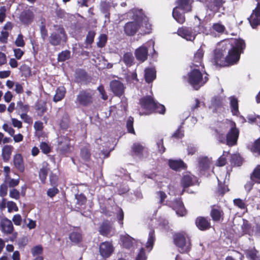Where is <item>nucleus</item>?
<instances>
[{
    "mask_svg": "<svg viewBox=\"0 0 260 260\" xmlns=\"http://www.w3.org/2000/svg\"><path fill=\"white\" fill-rule=\"evenodd\" d=\"M203 55V50L202 49L200 48L195 53L194 56L193 64L195 66L198 67L199 65L201 64V62L202 60Z\"/></svg>",
    "mask_w": 260,
    "mask_h": 260,
    "instance_id": "nucleus-31",
    "label": "nucleus"
},
{
    "mask_svg": "<svg viewBox=\"0 0 260 260\" xmlns=\"http://www.w3.org/2000/svg\"><path fill=\"white\" fill-rule=\"evenodd\" d=\"M252 151L260 154V138L254 142Z\"/></svg>",
    "mask_w": 260,
    "mask_h": 260,
    "instance_id": "nucleus-56",
    "label": "nucleus"
},
{
    "mask_svg": "<svg viewBox=\"0 0 260 260\" xmlns=\"http://www.w3.org/2000/svg\"><path fill=\"white\" fill-rule=\"evenodd\" d=\"M14 148L11 145H6L2 149V157L5 161H8L10 158Z\"/></svg>",
    "mask_w": 260,
    "mask_h": 260,
    "instance_id": "nucleus-24",
    "label": "nucleus"
},
{
    "mask_svg": "<svg viewBox=\"0 0 260 260\" xmlns=\"http://www.w3.org/2000/svg\"><path fill=\"white\" fill-rule=\"evenodd\" d=\"M242 158L237 154H234L231 157V162L235 165L240 166L242 164Z\"/></svg>",
    "mask_w": 260,
    "mask_h": 260,
    "instance_id": "nucleus-48",
    "label": "nucleus"
},
{
    "mask_svg": "<svg viewBox=\"0 0 260 260\" xmlns=\"http://www.w3.org/2000/svg\"><path fill=\"white\" fill-rule=\"evenodd\" d=\"M112 228L111 225L104 223L100 226L99 232L103 236H110L112 235Z\"/></svg>",
    "mask_w": 260,
    "mask_h": 260,
    "instance_id": "nucleus-30",
    "label": "nucleus"
},
{
    "mask_svg": "<svg viewBox=\"0 0 260 260\" xmlns=\"http://www.w3.org/2000/svg\"><path fill=\"white\" fill-rule=\"evenodd\" d=\"M136 260H146V256L145 254L144 249L141 248L138 253Z\"/></svg>",
    "mask_w": 260,
    "mask_h": 260,
    "instance_id": "nucleus-64",
    "label": "nucleus"
},
{
    "mask_svg": "<svg viewBox=\"0 0 260 260\" xmlns=\"http://www.w3.org/2000/svg\"><path fill=\"white\" fill-rule=\"evenodd\" d=\"M0 228L2 233L7 235L12 234L14 231L12 221L7 218H3L1 220Z\"/></svg>",
    "mask_w": 260,
    "mask_h": 260,
    "instance_id": "nucleus-12",
    "label": "nucleus"
},
{
    "mask_svg": "<svg viewBox=\"0 0 260 260\" xmlns=\"http://www.w3.org/2000/svg\"><path fill=\"white\" fill-rule=\"evenodd\" d=\"M99 249L101 255L105 258L110 256L114 250L112 244L109 242L102 243Z\"/></svg>",
    "mask_w": 260,
    "mask_h": 260,
    "instance_id": "nucleus-15",
    "label": "nucleus"
},
{
    "mask_svg": "<svg viewBox=\"0 0 260 260\" xmlns=\"http://www.w3.org/2000/svg\"><path fill=\"white\" fill-rule=\"evenodd\" d=\"M12 123L15 127L21 128L22 127V122L16 118H11Z\"/></svg>",
    "mask_w": 260,
    "mask_h": 260,
    "instance_id": "nucleus-61",
    "label": "nucleus"
},
{
    "mask_svg": "<svg viewBox=\"0 0 260 260\" xmlns=\"http://www.w3.org/2000/svg\"><path fill=\"white\" fill-rule=\"evenodd\" d=\"M67 39V35L64 29L62 27L58 26L56 31L50 35L49 42L52 45L57 46L62 43H65Z\"/></svg>",
    "mask_w": 260,
    "mask_h": 260,
    "instance_id": "nucleus-6",
    "label": "nucleus"
},
{
    "mask_svg": "<svg viewBox=\"0 0 260 260\" xmlns=\"http://www.w3.org/2000/svg\"><path fill=\"white\" fill-rule=\"evenodd\" d=\"M223 128L218 129L216 130L217 133V138L218 140L222 143H226L229 146H233L236 144L238 138L239 137V131L235 127V124L231 123L232 127L226 135V139H225L223 134L224 132V129L225 127V124H222Z\"/></svg>",
    "mask_w": 260,
    "mask_h": 260,
    "instance_id": "nucleus-3",
    "label": "nucleus"
},
{
    "mask_svg": "<svg viewBox=\"0 0 260 260\" xmlns=\"http://www.w3.org/2000/svg\"><path fill=\"white\" fill-rule=\"evenodd\" d=\"M40 147L42 152L45 154L48 153L50 151L49 145L45 142H42Z\"/></svg>",
    "mask_w": 260,
    "mask_h": 260,
    "instance_id": "nucleus-57",
    "label": "nucleus"
},
{
    "mask_svg": "<svg viewBox=\"0 0 260 260\" xmlns=\"http://www.w3.org/2000/svg\"><path fill=\"white\" fill-rule=\"evenodd\" d=\"M134 58L132 53L127 52L124 54L122 60L128 66L132 65Z\"/></svg>",
    "mask_w": 260,
    "mask_h": 260,
    "instance_id": "nucleus-38",
    "label": "nucleus"
},
{
    "mask_svg": "<svg viewBox=\"0 0 260 260\" xmlns=\"http://www.w3.org/2000/svg\"><path fill=\"white\" fill-rule=\"evenodd\" d=\"M223 212L221 207L213 206L212 207L210 215L214 221H219L223 216Z\"/></svg>",
    "mask_w": 260,
    "mask_h": 260,
    "instance_id": "nucleus-19",
    "label": "nucleus"
},
{
    "mask_svg": "<svg viewBox=\"0 0 260 260\" xmlns=\"http://www.w3.org/2000/svg\"><path fill=\"white\" fill-rule=\"evenodd\" d=\"M212 27L215 31L219 33L223 32L225 29L224 26L220 23L213 24Z\"/></svg>",
    "mask_w": 260,
    "mask_h": 260,
    "instance_id": "nucleus-49",
    "label": "nucleus"
},
{
    "mask_svg": "<svg viewBox=\"0 0 260 260\" xmlns=\"http://www.w3.org/2000/svg\"><path fill=\"white\" fill-rule=\"evenodd\" d=\"M174 241L181 252H186L190 248L189 238L183 233H177L174 236Z\"/></svg>",
    "mask_w": 260,
    "mask_h": 260,
    "instance_id": "nucleus-5",
    "label": "nucleus"
},
{
    "mask_svg": "<svg viewBox=\"0 0 260 260\" xmlns=\"http://www.w3.org/2000/svg\"><path fill=\"white\" fill-rule=\"evenodd\" d=\"M12 220L14 224L16 225H20L22 222V218L20 214H16L14 215Z\"/></svg>",
    "mask_w": 260,
    "mask_h": 260,
    "instance_id": "nucleus-60",
    "label": "nucleus"
},
{
    "mask_svg": "<svg viewBox=\"0 0 260 260\" xmlns=\"http://www.w3.org/2000/svg\"><path fill=\"white\" fill-rule=\"evenodd\" d=\"M34 18V13L30 10L23 11L19 17L20 21L24 24L30 23L33 21Z\"/></svg>",
    "mask_w": 260,
    "mask_h": 260,
    "instance_id": "nucleus-16",
    "label": "nucleus"
},
{
    "mask_svg": "<svg viewBox=\"0 0 260 260\" xmlns=\"http://www.w3.org/2000/svg\"><path fill=\"white\" fill-rule=\"evenodd\" d=\"M107 41V36L105 34H102L99 36V41L97 42V46L102 48L105 46Z\"/></svg>",
    "mask_w": 260,
    "mask_h": 260,
    "instance_id": "nucleus-43",
    "label": "nucleus"
},
{
    "mask_svg": "<svg viewBox=\"0 0 260 260\" xmlns=\"http://www.w3.org/2000/svg\"><path fill=\"white\" fill-rule=\"evenodd\" d=\"M210 164V160L206 157H200L199 159V167L201 170H205L208 169Z\"/></svg>",
    "mask_w": 260,
    "mask_h": 260,
    "instance_id": "nucleus-28",
    "label": "nucleus"
},
{
    "mask_svg": "<svg viewBox=\"0 0 260 260\" xmlns=\"http://www.w3.org/2000/svg\"><path fill=\"white\" fill-rule=\"evenodd\" d=\"M169 166L171 168L176 171L184 169L185 167L184 163L181 160H170L169 161Z\"/></svg>",
    "mask_w": 260,
    "mask_h": 260,
    "instance_id": "nucleus-27",
    "label": "nucleus"
},
{
    "mask_svg": "<svg viewBox=\"0 0 260 260\" xmlns=\"http://www.w3.org/2000/svg\"><path fill=\"white\" fill-rule=\"evenodd\" d=\"M133 21L126 23L124 26L125 34L128 36L135 35L139 29L145 33H149L151 29L148 18L141 10H133L129 13Z\"/></svg>",
    "mask_w": 260,
    "mask_h": 260,
    "instance_id": "nucleus-2",
    "label": "nucleus"
},
{
    "mask_svg": "<svg viewBox=\"0 0 260 260\" xmlns=\"http://www.w3.org/2000/svg\"><path fill=\"white\" fill-rule=\"evenodd\" d=\"M177 3L181 9L187 12L191 11L190 0H178Z\"/></svg>",
    "mask_w": 260,
    "mask_h": 260,
    "instance_id": "nucleus-36",
    "label": "nucleus"
},
{
    "mask_svg": "<svg viewBox=\"0 0 260 260\" xmlns=\"http://www.w3.org/2000/svg\"><path fill=\"white\" fill-rule=\"evenodd\" d=\"M70 239L72 242L78 243L81 241L82 237L80 233L73 232L70 235Z\"/></svg>",
    "mask_w": 260,
    "mask_h": 260,
    "instance_id": "nucleus-42",
    "label": "nucleus"
},
{
    "mask_svg": "<svg viewBox=\"0 0 260 260\" xmlns=\"http://www.w3.org/2000/svg\"><path fill=\"white\" fill-rule=\"evenodd\" d=\"M220 46L221 48L215 49L213 59L216 64L224 67L238 61L240 54L245 48V44L241 39H234L222 43Z\"/></svg>",
    "mask_w": 260,
    "mask_h": 260,
    "instance_id": "nucleus-1",
    "label": "nucleus"
},
{
    "mask_svg": "<svg viewBox=\"0 0 260 260\" xmlns=\"http://www.w3.org/2000/svg\"><path fill=\"white\" fill-rule=\"evenodd\" d=\"M71 52L68 50H64L59 53L58 55V60L59 61H64L70 58Z\"/></svg>",
    "mask_w": 260,
    "mask_h": 260,
    "instance_id": "nucleus-41",
    "label": "nucleus"
},
{
    "mask_svg": "<svg viewBox=\"0 0 260 260\" xmlns=\"http://www.w3.org/2000/svg\"><path fill=\"white\" fill-rule=\"evenodd\" d=\"M202 31L203 30L200 29L197 31L191 28L182 27L178 29L177 34L187 41H192L194 40L197 34Z\"/></svg>",
    "mask_w": 260,
    "mask_h": 260,
    "instance_id": "nucleus-9",
    "label": "nucleus"
},
{
    "mask_svg": "<svg viewBox=\"0 0 260 260\" xmlns=\"http://www.w3.org/2000/svg\"><path fill=\"white\" fill-rule=\"evenodd\" d=\"M7 207L8 208V211L9 213L13 211H18V208L16 204L13 201H8L7 203Z\"/></svg>",
    "mask_w": 260,
    "mask_h": 260,
    "instance_id": "nucleus-45",
    "label": "nucleus"
},
{
    "mask_svg": "<svg viewBox=\"0 0 260 260\" xmlns=\"http://www.w3.org/2000/svg\"><path fill=\"white\" fill-rule=\"evenodd\" d=\"M13 163L14 166L18 171L21 172L24 171L23 158L21 154L17 153L14 155Z\"/></svg>",
    "mask_w": 260,
    "mask_h": 260,
    "instance_id": "nucleus-18",
    "label": "nucleus"
},
{
    "mask_svg": "<svg viewBox=\"0 0 260 260\" xmlns=\"http://www.w3.org/2000/svg\"><path fill=\"white\" fill-rule=\"evenodd\" d=\"M134 118L132 117H128L126 121V127L129 133L135 134V131L133 127Z\"/></svg>",
    "mask_w": 260,
    "mask_h": 260,
    "instance_id": "nucleus-46",
    "label": "nucleus"
},
{
    "mask_svg": "<svg viewBox=\"0 0 260 260\" xmlns=\"http://www.w3.org/2000/svg\"><path fill=\"white\" fill-rule=\"evenodd\" d=\"M66 92V89L64 87H59L56 90V93L54 96L53 101L55 102L61 101L64 98Z\"/></svg>",
    "mask_w": 260,
    "mask_h": 260,
    "instance_id": "nucleus-29",
    "label": "nucleus"
},
{
    "mask_svg": "<svg viewBox=\"0 0 260 260\" xmlns=\"http://www.w3.org/2000/svg\"><path fill=\"white\" fill-rule=\"evenodd\" d=\"M208 75H204L198 69H194L188 74V82L196 90L203 86L208 80Z\"/></svg>",
    "mask_w": 260,
    "mask_h": 260,
    "instance_id": "nucleus-4",
    "label": "nucleus"
},
{
    "mask_svg": "<svg viewBox=\"0 0 260 260\" xmlns=\"http://www.w3.org/2000/svg\"><path fill=\"white\" fill-rule=\"evenodd\" d=\"M172 15L178 22L183 23L185 21L184 16L179 11L178 8L174 9Z\"/></svg>",
    "mask_w": 260,
    "mask_h": 260,
    "instance_id": "nucleus-33",
    "label": "nucleus"
},
{
    "mask_svg": "<svg viewBox=\"0 0 260 260\" xmlns=\"http://www.w3.org/2000/svg\"><path fill=\"white\" fill-rule=\"evenodd\" d=\"M49 171L48 164L44 161L42 163V168L39 171V178L41 182L44 183L45 182L46 177Z\"/></svg>",
    "mask_w": 260,
    "mask_h": 260,
    "instance_id": "nucleus-23",
    "label": "nucleus"
},
{
    "mask_svg": "<svg viewBox=\"0 0 260 260\" xmlns=\"http://www.w3.org/2000/svg\"><path fill=\"white\" fill-rule=\"evenodd\" d=\"M3 129L9 133L10 135L13 136L15 134V130L11 127L9 126L7 124H4L3 125Z\"/></svg>",
    "mask_w": 260,
    "mask_h": 260,
    "instance_id": "nucleus-62",
    "label": "nucleus"
},
{
    "mask_svg": "<svg viewBox=\"0 0 260 260\" xmlns=\"http://www.w3.org/2000/svg\"><path fill=\"white\" fill-rule=\"evenodd\" d=\"M141 108L145 110V112L141 113V115L149 114L154 111L155 106H156V102L154 101L153 98L151 96H146L142 98L140 101Z\"/></svg>",
    "mask_w": 260,
    "mask_h": 260,
    "instance_id": "nucleus-8",
    "label": "nucleus"
},
{
    "mask_svg": "<svg viewBox=\"0 0 260 260\" xmlns=\"http://www.w3.org/2000/svg\"><path fill=\"white\" fill-rule=\"evenodd\" d=\"M9 196L12 199L18 200L20 198V192L16 189H12L10 191Z\"/></svg>",
    "mask_w": 260,
    "mask_h": 260,
    "instance_id": "nucleus-53",
    "label": "nucleus"
},
{
    "mask_svg": "<svg viewBox=\"0 0 260 260\" xmlns=\"http://www.w3.org/2000/svg\"><path fill=\"white\" fill-rule=\"evenodd\" d=\"M7 186L5 184H2L0 186V196L2 197L6 196L7 194Z\"/></svg>",
    "mask_w": 260,
    "mask_h": 260,
    "instance_id": "nucleus-63",
    "label": "nucleus"
},
{
    "mask_svg": "<svg viewBox=\"0 0 260 260\" xmlns=\"http://www.w3.org/2000/svg\"><path fill=\"white\" fill-rule=\"evenodd\" d=\"M58 150L61 154H66L70 151V140L66 137H60L58 139Z\"/></svg>",
    "mask_w": 260,
    "mask_h": 260,
    "instance_id": "nucleus-11",
    "label": "nucleus"
},
{
    "mask_svg": "<svg viewBox=\"0 0 260 260\" xmlns=\"http://www.w3.org/2000/svg\"><path fill=\"white\" fill-rule=\"evenodd\" d=\"M93 92L86 90L81 91L76 98V103L81 105L87 106L92 103Z\"/></svg>",
    "mask_w": 260,
    "mask_h": 260,
    "instance_id": "nucleus-7",
    "label": "nucleus"
},
{
    "mask_svg": "<svg viewBox=\"0 0 260 260\" xmlns=\"http://www.w3.org/2000/svg\"><path fill=\"white\" fill-rule=\"evenodd\" d=\"M16 110L18 114L27 113L29 110V106L27 104H24L21 101L17 103Z\"/></svg>",
    "mask_w": 260,
    "mask_h": 260,
    "instance_id": "nucleus-26",
    "label": "nucleus"
},
{
    "mask_svg": "<svg viewBox=\"0 0 260 260\" xmlns=\"http://www.w3.org/2000/svg\"><path fill=\"white\" fill-rule=\"evenodd\" d=\"M196 224L200 230L202 231L206 230L210 227L209 220L203 217H199L196 219Z\"/></svg>",
    "mask_w": 260,
    "mask_h": 260,
    "instance_id": "nucleus-21",
    "label": "nucleus"
},
{
    "mask_svg": "<svg viewBox=\"0 0 260 260\" xmlns=\"http://www.w3.org/2000/svg\"><path fill=\"white\" fill-rule=\"evenodd\" d=\"M76 199L77 200V203L80 205L84 204L86 201V198L83 194L76 195Z\"/></svg>",
    "mask_w": 260,
    "mask_h": 260,
    "instance_id": "nucleus-59",
    "label": "nucleus"
},
{
    "mask_svg": "<svg viewBox=\"0 0 260 260\" xmlns=\"http://www.w3.org/2000/svg\"><path fill=\"white\" fill-rule=\"evenodd\" d=\"M43 248L41 246H36L31 249V253L34 256L38 255L42 252Z\"/></svg>",
    "mask_w": 260,
    "mask_h": 260,
    "instance_id": "nucleus-58",
    "label": "nucleus"
},
{
    "mask_svg": "<svg viewBox=\"0 0 260 260\" xmlns=\"http://www.w3.org/2000/svg\"><path fill=\"white\" fill-rule=\"evenodd\" d=\"M81 156L85 160H88L90 158V154L89 150L86 148H83L81 151Z\"/></svg>",
    "mask_w": 260,
    "mask_h": 260,
    "instance_id": "nucleus-50",
    "label": "nucleus"
},
{
    "mask_svg": "<svg viewBox=\"0 0 260 260\" xmlns=\"http://www.w3.org/2000/svg\"><path fill=\"white\" fill-rule=\"evenodd\" d=\"M110 88L114 94L117 96H121L124 91L125 87L120 81L114 80L110 82Z\"/></svg>",
    "mask_w": 260,
    "mask_h": 260,
    "instance_id": "nucleus-13",
    "label": "nucleus"
},
{
    "mask_svg": "<svg viewBox=\"0 0 260 260\" xmlns=\"http://www.w3.org/2000/svg\"><path fill=\"white\" fill-rule=\"evenodd\" d=\"M120 240L122 243L123 246L126 248H130L134 246V244L136 242L135 239L130 237L127 234L121 236Z\"/></svg>",
    "mask_w": 260,
    "mask_h": 260,
    "instance_id": "nucleus-22",
    "label": "nucleus"
},
{
    "mask_svg": "<svg viewBox=\"0 0 260 260\" xmlns=\"http://www.w3.org/2000/svg\"><path fill=\"white\" fill-rule=\"evenodd\" d=\"M248 19L251 27L253 28L260 24V2H258L257 7Z\"/></svg>",
    "mask_w": 260,
    "mask_h": 260,
    "instance_id": "nucleus-14",
    "label": "nucleus"
},
{
    "mask_svg": "<svg viewBox=\"0 0 260 260\" xmlns=\"http://www.w3.org/2000/svg\"><path fill=\"white\" fill-rule=\"evenodd\" d=\"M245 253L250 260H260V257L256 255L257 251L254 248L246 250Z\"/></svg>",
    "mask_w": 260,
    "mask_h": 260,
    "instance_id": "nucleus-39",
    "label": "nucleus"
},
{
    "mask_svg": "<svg viewBox=\"0 0 260 260\" xmlns=\"http://www.w3.org/2000/svg\"><path fill=\"white\" fill-rule=\"evenodd\" d=\"M182 185L184 187H188L192 184V177L189 175H185L181 181Z\"/></svg>",
    "mask_w": 260,
    "mask_h": 260,
    "instance_id": "nucleus-40",
    "label": "nucleus"
},
{
    "mask_svg": "<svg viewBox=\"0 0 260 260\" xmlns=\"http://www.w3.org/2000/svg\"><path fill=\"white\" fill-rule=\"evenodd\" d=\"M20 69L25 76H29L31 75V70L29 67L26 65H23Z\"/></svg>",
    "mask_w": 260,
    "mask_h": 260,
    "instance_id": "nucleus-54",
    "label": "nucleus"
},
{
    "mask_svg": "<svg viewBox=\"0 0 260 260\" xmlns=\"http://www.w3.org/2000/svg\"><path fill=\"white\" fill-rule=\"evenodd\" d=\"M154 111L160 114H164L166 109L164 105L156 102V106H155Z\"/></svg>",
    "mask_w": 260,
    "mask_h": 260,
    "instance_id": "nucleus-51",
    "label": "nucleus"
},
{
    "mask_svg": "<svg viewBox=\"0 0 260 260\" xmlns=\"http://www.w3.org/2000/svg\"><path fill=\"white\" fill-rule=\"evenodd\" d=\"M148 50L143 46H141L136 50L135 56L137 60L144 61L147 58Z\"/></svg>",
    "mask_w": 260,
    "mask_h": 260,
    "instance_id": "nucleus-20",
    "label": "nucleus"
},
{
    "mask_svg": "<svg viewBox=\"0 0 260 260\" xmlns=\"http://www.w3.org/2000/svg\"><path fill=\"white\" fill-rule=\"evenodd\" d=\"M132 149L135 155L140 156L142 154L144 147L141 144L135 143L132 146Z\"/></svg>",
    "mask_w": 260,
    "mask_h": 260,
    "instance_id": "nucleus-37",
    "label": "nucleus"
},
{
    "mask_svg": "<svg viewBox=\"0 0 260 260\" xmlns=\"http://www.w3.org/2000/svg\"><path fill=\"white\" fill-rule=\"evenodd\" d=\"M15 44L18 47H23L25 46V42L22 34H20L17 36Z\"/></svg>",
    "mask_w": 260,
    "mask_h": 260,
    "instance_id": "nucleus-47",
    "label": "nucleus"
},
{
    "mask_svg": "<svg viewBox=\"0 0 260 260\" xmlns=\"http://www.w3.org/2000/svg\"><path fill=\"white\" fill-rule=\"evenodd\" d=\"M250 179L255 183H260V165H257L251 174Z\"/></svg>",
    "mask_w": 260,
    "mask_h": 260,
    "instance_id": "nucleus-35",
    "label": "nucleus"
},
{
    "mask_svg": "<svg viewBox=\"0 0 260 260\" xmlns=\"http://www.w3.org/2000/svg\"><path fill=\"white\" fill-rule=\"evenodd\" d=\"M155 77V71L153 68H147L145 70V79L146 82L150 83Z\"/></svg>",
    "mask_w": 260,
    "mask_h": 260,
    "instance_id": "nucleus-25",
    "label": "nucleus"
},
{
    "mask_svg": "<svg viewBox=\"0 0 260 260\" xmlns=\"http://www.w3.org/2000/svg\"><path fill=\"white\" fill-rule=\"evenodd\" d=\"M155 240L154 231L152 230L149 233L148 238L146 245V248L148 249L149 251L152 249Z\"/></svg>",
    "mask_w": 260,
    "mask_h": 260,
    "instance_id": "nucleus-32",
    "label": "nucleus"
},
{
    "mask_svg": "<svg viewBox=\"0 0 260 260\" xmlns=\"http://www.w3.org/2000/svg\"><path fill=\"white\" fill-rule=\"evenodd\" d=\"M234 204L235 206L238 207L242 210L246 209V205L245 202L240 199H236L234 200Z\"/></svg>",
    "mask_w": 260,
    "mask_h": 260,
    "instance_id": "nucleus-44",
    "label": "nucleus"
},
{
    "mask_svg": "<svg viewBox=\"0 0 260 260\" xmlns=\"http://www.w3.org/2000/svg\"><path fill=\"white\" fill-rule=\"evenodd\" d=\"M230 100L232 112L234 115H237L239 113L238 100L234 96H231Z\"/></svg>",
    "mask_w": 260,
    "mask_h": 260,
    "instance_id": "nucleus-34",
    "label": "nucleus"
},
{
    "mask_svg": "<svg viewBox=\"0 0 260 260\" xmlns=\"http://www.w3.org/2000/svg\"><path fill=\"white\" fill-rule=\"evenodd\" d=\"M172 207L176 211V214L183 216L186 214V210L183 204L180 200H176L172 203Z\"/></svg>",
    "mask_w": 260,
    "mask_h": 260,
    "instance_id": "nucleus-17",
    "label": "nucleus"
},
{
    "mask_svg": "<svg viewBox=\"0 0 260 260\" xmlns=\"http://www.w3.org/2000/svg\"><path fill=\"white\" fill-rule=\"evenodd\" d=\"M235 231L237 230L239 235H244L245 234H250L251 233V227L247 220L244 219H240L239 224L237 226L234 225Z\"/></svg>",
    "mask_w": 260,
    "mask_h": 260,
    "instance_id": "nucleus-10",
    "label": "nucleus"
},
{
    "mask_svg": "<svg viewBox=\"0 0 260 260\" xmlns=\"http://www.w3.org/2000/svg\"><path fill=\"white\" fill-rule=\"evenodd\" d=\"M20 118L24 120V121L27 123L30 124L32 122L31 118L28 116L27 113H21L20 114Z\"/></svg>",
    "mask_w": 260,
    "mask_h": 260,
    "instance_id": "nucleus-55",
    "label": "nucleus"
},
{
    "mask_svg": "<svg viewBox=\"0 0 260 260\" xmlns=\"http://www.w3.org/2000/svg\"><path fill=\"white\" fill-rule=\"evenodd\" d=\"M228 154V152H224L223 155L220 156L217 161V166H223L226 164L225 156Z\"/></svg>",
    "mask_w": 260,
    "mask_h": 260,
    "instance_id": "nucleus-52",
    "label": "nucleus"
}]
</instances>
